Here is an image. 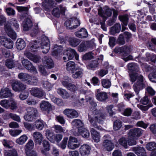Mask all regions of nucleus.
<instances>
[{
  "label": "nucleus",
  "instance_id": "obj_1",
  "mask_svg": "<svg viewBox=\"0 0 156 156\" xmlns=\"http://www.w3.org/2000/svg\"><path fill=\"white\" fill-rule=\"evenodd\" d=\"M41 45L42 52L44 53H47L50 48V41L48 37L44 35H42L40 38L37 41H32L30 43L27 48L29 51L34 52Z\"/></svg>",
  "mask_w": 156,
  "mask_h": 156
},
{
  "label": "nucleus",
  "instance_id": "obj_2",
  "mask_svg": "<svg viewBox=\"0 0 156 156\" xmlns=\"http://www.w3.org/2000/svg\"><path fill=\"white\" fill-rule=\"evenodd\" d=\"M129 80L132 83L137 80L133 85V89L136 94H138L140 90L146 87L145 82H144V77L135 72L129 73Z\"/></svg>",
  "mask_w": 156,
  "mask_h": 156
},
{
  "label": "nucleus",
  "instance_id": "obj_3",
  "mask_svg": "<svg viewBox=\"0 0 156 156\" xmlns=\"http://www.w3.org/2000/svg\"><path fill=\"white\" fill-rule=\"evenodd\" d=\"M105 119L104 115L100 110L95 111L94 117L88 115V120L90 123L91 126L98 130H101L102 128L101 126L98 125L97 122L101 124Z\"/></svg>",
  "mask_w": 156,
  "mask_h": 156
},
{
  "label": "nucleus",
  "instance_id": "obj_4",
  "mask_svg": "<svg viewBox=\"0 0 156 156\" xmlns=\"http://www.w3.org/2000/svg\"><path fill=\"white\" fill-rule=\"evenodd\" d=\"M26 111L24 118L27 121H33L38 116V113L36 108L28 107L27 108Z\"/></svg>",
  "mask_w": 156,
  "mask_h": 156
},
{
  "label": "nucleus",
  "instance_id": "obj_5",
  "mask_svg": "<svg viewBox=\"0 0 156 156\" xmlns=\"http://www.w3.org/2000/svg\"><path fill=\"white\" fill-rule=\"evenodd\" d=\"M64 54L65 56H64L63 58L65 62L72 59L74 56L76 60H78L79 59V55L76 51L74 49L70 48L65 50Z\"/></svg>",
  "mask_w": 156,
  "mask_h": 156
},
{
  "label": "nucleus",
  "instance_id": "obj_6",
  "mask_svg": "<svg viewBox=\"0 0 156 156\" xmlns=\"http://www.w3.org/2000/svg\"><path fill=\"white\" fill-rule=\"evenodd\" d=\"M21 61L22 65L26 69L34 74L37 73V69L33 65L31 62L24 58H22Z\"/></svg>",
  "mask_w": 156,
  "mask_h": 156
},
{
  "label": "nucleus",
  "instance_id": "obj_7",
  "mask_svg": "<svg viewBox=\"0 0 156 156\" xmlns=\"http://www.w3.org/2000/svg\"><path fill=\"white\" fill-rule=\"evenodd\" d=\"M11 86L13 90L15 91H21L26 88L25 85L17 80L12 81Z\"/></svg>",
  "mask_w": 156,
  "mask_h": 156
},
{
  "label": "nucleus",
  "instance_id": "obj_8",
  "mask_svg": "<svg viewBox=\"0 0 156 156\" xmlns=\"http://www.w3.org/2000/svg\"><path fill=\"white\" fill-rule=\"evenodd\" d=\"M0 42L2 45L7 48L11 49L13 47V41L4 36H0Z\"/></svg>",
  "mask_w": 156,
  "mask_h": 156
},
{
  "label": "nucleus",
  "instance_id": "obj_9",
  "mask_svg": "<svg viewBox=\"0 0 156 156\" xmlns=\"http://www.w3.org/2000/svg\"><path fill=\"white\" fill-rule=\"evenodd\" d=\"M147 71L151 72L148 75L149 80L152 82L156 83V66H153L151 67L147 66Z\"/></svg>",
  "mask_w": 156,
  "mask_h": 156
},
{
  "label": "nucleus",
  "instance_id": "obj_10",
  "mask_svg": "<svg viewBox=\"0 0 156 156\" xmlns=\"http://www.w3.org/2000/svg\"><path fill=\"white\" fill-rule=\"evenodd\" d=\"M143 132L142 130L140 128H135L131 129L129 131V136L137 139L142 135Z\"/></svg>",
  "mask_w": 156,
  "mask_h": 156
},
{
  "label": "nucleus",
  "instance_id": "obj_11",
  "mask_svg": "<svg viewBox=\"0 0 156 156\" xmlns=\"http://www.w3.org/2000/svg\"><path fill=\"white\" fill-rule=\"evenodd\" d=\"M66 9L65 7L60 5L58 7L53 9L52 11V14L54 16L59 17L60 14H64L65 13Z\"/></svg>",
  "mask_w": 156,
  "mask_h": 156
},
{
  "label": "nucleus",
  "instance_id": "obj_12",
  "mask_svg": "<svg viewBox=\"0 0 156 156\" xmlns=\"http://www.w3.org/2000/svg\"><path fill=\"white\" fill-rule=\"evenodd\" d=\"M30 92L32 95L39 98L43 97L44 94L43 90L37 87L32 88Z\"/></svg>",
  "mask_w": 156,
  "mask_h": 156
},
{
  "label": "nucleus",
  "instance_id": "obj_13",
  "mask_svg": "<svg viewBox=\"0 0 156 156\" xmlns=\"http://www.w3.org/2000/svg\"><path fill=\"white\" fill-rule=\"evenodd\" d=\"M43 62L44 67L47 69H51L54 66L53 60L49 56H44L43 59Z\"/></svg>",
  "mask_w": 156,
  "mask_h": 156
},
{
  "label": "nucleus",
  "instance_id": "obj_14",
  "mask_svg": "<svg viewBox=\"0 0 156 156\" xmlns=\"http://www.w3.org/2000/svg\"><path fill=\"white\" fill-rule=\"evenodd\" d=\"M63 113L67 117L71 119L77 118L79 116L78 112L74 109L66 108L63 111Z\"/></svg>",
  "mask_w": 156,
  "mask_h": 156
},
{
  "label": "nucleus",
  "instance_id": "obj_15",
  "mask_svg": "<svg viewBox=\"0 0 156 156\" xmlns=\"http://www.w3.org/2000/svg\"><path fill=\"white\" fill-rule=\"evenodd\" d=\"M5 30L8 36L13 39H15L16 38V33L11 28L10 25L6 24L4 26Z\"/></svg>",
  "mask_w": 156,
  "mask_h": 156
},
{
  "label": "nucleus",
  "instance_id": "obj_16",
  "mask_svg": "<svg viewBox=\"0 0 156 156\" xmlns=\"http://www.w3.org/2000/svg\"><path fill=\"white\" fill-rule=\"evenodd\" d=\"M104 149L108 151H112L114 148V145L112 141L110 140H105L102 144Z\"/></svg>",
  "mask_w": 156,
  "mask_h": 156
},
{
  "label": "nucleus",
  "instance_id": "obj_17",
  "mask_svg": "<svg viewBox=\"0 0 156 156\" xmlns=\"http://www.w3.org/2000/svg\"><path fill=\"white\" fill-rule=\"evenodd\" d=\"M91 147L87 144H84L80 148L79 151L82 156H86L90 154Z\"/></svg>",
  "mask_w": 156,
  "mask_h": 156
},
{
  "label": "nucleus",
  "instance_id": "obj_18",
  "mask_svg": "<svg viewBox=\"0 0 156 156\" xmlns=\"http://www.w3.org/2000/svg\"><path fill=\"white\" fill-rule=\"evenodd\" d=\"M24 54L28 59L34 62L37 63L39 62L40 57L31 54L29 51H25Z\"/></svg>",
  "mask_w": 156,
  "mask_h": 156
},
{
  "label": "nucleus",
  "instance_id": "obj_19",
  "mask_svg": "<svg viewBox=\"0 0 156 156\" xmlns=\"http://www.w3.org/2000/svg\"><path fill=\"white\" fill-rule=\"evenodd\" d=\"M12 96L10 89L6 87H3L0 92V97L2 98L10 97Z\"/></svg>",
  "mask_w": 156,
  "mask_h": 156
},
{
  "label": "nucleus",
  "instance_id": "obj_20",
  "mask_svg": "<svg viewBox=\"0 0 156 156\" xmlns=\"http://www.w3.org/2000/svg\"><path fill=\"white\" fill-rule=\"evenodd\" d=\"M40 108L42 111H47L49 113L51 110V106L48 102L42 101L40 104Z\"/></svg>",
  "mask_w": 156,
  "mask_h": 156
},
{
  "label": "nucleus",
  "instance_id": "obj_21",
  "mask_svg": "<svg viewBox=\"0 0 156 156\" xmlns=\"http://www.w3.org/2000/svg\"><path fill=\"white\" fill-rule=\"evenodd\" d=\"M32 136L35 143L41 145L43 139L42 134L39 132L36 131L33 133Z\"/></svg>",
  "mask_w": 156,
  "mask_h": 156
},
{
  "label": "nucleus",
  "instance_id": "obj_22",
  "mask_svg": "<svg viewBox=\"0 0 156 156\" xmlns=\"http://www.w3.org/2000/svg\"><path fill=\"white\" fill-rule=\"evenodd\" d=\"M72 76L74 79L81 78L83 75V70L80 67H77L72 73Z\"/></svg>",
  "mask_w": 156,
  "mask_h": 156
},
{
  "label": "nucleus",
  "instance_id": "obj_23",
  "mask_svg": "<svg viewBox=\"0 0 156 156\" xmlns=\"http://www.w3.org/2000/svg\"><path fill=\"white\" fill-rule=\"evenodd\" d=\"M75 36L80 38H84L88 35L87 30L84 28H82L78 31L75 33Z\"/></svg>",
  "mask_w": 156,
  "mask_h": 156
},
{
  "label": "nucleus",
  "instance_id": "obj_24",
  "mask_svg": "<svg viewBox=\"0 0 156 156\" xmlns=\"http://www.w3.org/2000/svg\"><path fill=\"white\" fill-rule=\"evenodd\" d=\"M90 132L92 138L94 141L96 142H99L101 138L99 133L98 132L93 128L91 129Z\"/></svg>",
  "mask_w": 156,
  "mask_h": 156
},
{
  "label": "nucleus",
  "instance_id": "obj_25",
  "mask_svg": "<svg viewBox=\"0 0 156 156\" xmlns=\"http://www.w3.org/2000/svg\"><path fill=\"white\" fill-rule=\"evenodd\" d=\"M23 25V30L27 31L30 29L32 26L33 24L30 19L27 18L24 20Z\"/></svg>",
  "mask_w": 156,
  "mask_h": 156
},
{
  "label": "nucleus",
  "instance_id": "obj_26",
  "mask_svg": "<svg viewBox=\"0 0 156 156\" xmlns=\"http://www.w3.org/2000/svg\"><path fill=\"white\" fill-rule=\"evenodd\" d=\"M132 151L135 152L138 156H146V152L144 149L139 147H133L132 148Z\"/></svg>",
  "mask_w": 156,
  "mask_h": 156
},
{
  "label": "nucleus",
  "instance_id": "obj_27",
  "mask_svg": "<svg viewBox=\"0 0 156 156\" xmlns=\"http://www.w3.org/2000/svg\"><path fill=\"white\" fill-rule=\"evenodd\" d=\"M57 93L64 99H67L70 96L69 94L66 90L61 88L57 89Z\"/></svg>",
  "mask_w": 156,
  "mask_h": 156
},
{
  "label": "nucleus",
  "instance_id": "obj_28",
  "mask_svg": "<svg viewBox=\"0 0 156 156\" xmlns=\"http://www.w3.org/2000/svg\"><path fill=\"white\" fill-rule=\"evenodd\" d=\"M18 78L21 81L25 82L28 84V81L30 78V75L26 73H21L18 74Z\"/></svg>",
  "mask_w": 156,
  "mask_h": 156
},
{
  "label": "nucleus",
  "instance_id": "obj_29",
  "mask_svg": "<svg viewBox=\"0 0 156 156\" xmlns=\"http://www.w3.org/2000/svg\"><path fill=\"white\" fill-rule=\"evenodd\" d=\"M45 125V122L41 119H39L34 122V126L37 129L40 131L42 130Z\"/></svg>",
  "mask_w": 156,
  "mask_h": 156
},
{
  "label": "nucleus",
  "instance_id": "obj_30",
  "mask_svg": "<svg viewBox=\"0 0 156 156\" xmlns=\"http://www.w3.org/2000/svg\"><path fill=\"white\" fill-rule=\"evenodd\" d=\"M71 124L74 128H77L78 131L79 129H82L83 128V123L80 119H75L74 120L72 121Z\"/></svg>",
  "mask_w": 156,
  "mask_h": 156
},
{
  "label": "nucleus",
  "instance_id": "obj_31",
  "mask_svg": "<svg viewBox=\"0 0 156 156\" xmlns=\"http://www.w3.org/2000/svg\"><path fill=\"white\" fill-rule=\"evenodd\" d=\"M68 41L69 45L73 47H76L80 42V39L75 37H69Z\"/></svg>",
  "mask_w": 156,
  "mask_h": 156
},
{
  "label": "nucleus",
  "instance_id": "obj_32",
  "mask_svg": "<svg viewBox=\"0 0 156 156\" xmlns=\"http://www.w3.org/2000/svg\"><path fill=\"white\" fill-rule=\"evenodd\" d=\"M96 99L99 101H104L108 98L107 94L105 92H101L96 94Z\"/></svg>",
  "mask_w": 156,
  "mask_h": 156
},
{
  "label": "nucleus",
  "instance_id": "obj_33",
  "mask_svg": "<svg viewBox=\"0 0 156 156\" xmlns=\"http://www.w3.org/2000/svg\"><path fill=\"white\" fill-rule=\"evenodd\" d=\"M66 67L68 71L71 72V73L77 68L76 67L75 62L71 61H69L66 63Z\"/></svg>",
  "mask_w": 156,
  "mask_h": 156
},
{
  "label": "nucleus",
  "instance_id": "obj_34",
  "mask_svg": "<svg viewBox=\"0 0 156 156\" xmlns=\"http://www.w3.org/2000/svg\"><path fill=\"white\" fill-rule=\"evenodd\" d=\"M121 30V25L119 23H117L112 27L110 32L112 35H114L116 33H119Z\"/></svg>",
  "mask_w": 156,
  "mask_h": 156
},
{
  "label": "nucleus",
  "instance_id": "obj_35",
  "mask_svg": "<svg viewBox=\"0 0 156 156\" xmlns=\"http://www.w3.org/2000/svg\"><path fill=\"white\" fill-rule=\"evenodd\" d=\"M16 47L19 50L23 49L26 46V44L24 41L22 39H18L16 43Z\"/></svg>",
  "mask_w": 156,
  "mask_h": 156
},
{
  "label": "nucleus",
  "instance_id": "obj_36",
  "mask_svg": "<svg viewBox=\"0 0 156 156\" xmlns=\"http://www.w3.org/2000/svg\"><path fill=\"white\" fill-rule=\"evenodd\" d=\"M46 136L47 139L51 142H55V135L54 133L51 132L49 129H47L46 130Z\"/></svg>",
  "mask_w": 156,
  "mask_h": 156
},
{
  "label": "nucleus",
  "instance_id": "obj_37",
  "mask_svg": "<svg viewBox=\"0 0 156 156\" xmlns=\"http://www.w3.org/2000/svg\"><path fill=\"white\" fill-rule=\"evenodd\" d=\"M71 21L72 27V30L76 28L80 25L79 20L76 18L74 17L71 18Z\"/></svg>",
  "mask_w": 156,
  "mask_h": 156
},
{
  "label": "nucleus",
  "instance_id": "obj_38",
  "mask_svg": "<svg viewBox=\"0 0 156 156\" xmlns=\"http://www.w3.org/2000/svg\"><path fill=\"white\" fill-rule=\"evenodd\" d=\"M28 84L36 86L38 83V79L35 76L30 75V78L28 81Z\"/></svg>",
  "mask_w": 156,
  "mask_h": 156
},
{
  "label": "nucleus",
  "instance_id": "obj_39",
  "mask_svg": "<svg viewBox=\"0 0 156 156\" xmlns=\"http://www.w3.org/2000/svg\"><path fill=\"white\" fill-rule=\"evenodd\" d=\"M28 139V137L25 134L21 136L19 138L16 139V143L19 145H23L24 144Z\"/></svg>",
  "mask_w": 156,
  "mask_h": 156
},
{
  "label": "nucleus",
  "instance_id": "obj_40",
  "mask_svg": "<svg viewBox=\"0 0 156 156\" xmlns=\"http://www.w3.org/2000/svg\"><path fill=\"white\" fill-rule=\"evenodd\" d=\"M77 50L80 52L86 51L87 50L85 41L82 42L79 45L78 47Z\"/></svg>",
  "mask_w": 156,
  "mask_h": 156
},
{
  "label": "nucleus",
  "instance_id": "obj_41",
  "mask_svg": "<svg viewBox=\"0 0 156 156\" xmlns=\"http://www.w3.org/2000/svg\"><path fill=\"white\" fill-rule=\"evenodd\" d=\"M79 133L82 136L85 138H87L90 136L89 131L86 129L83 128L82 129H79Z\"/></svg>",
  "mask_w": 156,
  "mask_h": 156
},
{
  "label": "nucleus",
  "instance_id": "obj_42",
  "mask_svg": "<svg viewBox=\"0 0 156 156\" xmlns=\"http://www.w3.org/2000/svg\"><path fill=\"white\" fill-rule=\"evenodd\" d=\"M101 84L105 88L108 89L111 85V81L109 79H103L101 80Z\"/></svg>",
  "mask_w": 156,
  "mask_h": 156
},
{
  "label": "nucleus",
  "instance_id": "obj_43",
  "mask_svg": "<svg viewBox=\"0 0 156 156\" xmlns=\"http://www.w3.org/2000/svg\"><path fill=\"white\" fill-rule=\"evenodd\" d=\"M69 78L68 76H65L64 77L63 79L61 80L62 85L67 89L69 88L68 87L71 83L69 82Z\"/></svg>",
  "mask_w": 156,
  "mask_h": 156
},
{
  "label": "nucleus",
  "instance_id": "obj_44",
  "mask_svg": "<svg viewBox=\"0 0 156 156\" xmlns=\"http://www.w3.org/2000/svg\"><path fill=\"white\" fill-rule=\"evenodd\" d=\"M9 108H10L11 109L14 110L17 108V103L12 98H11L9 100Z\"/></svg>",
  "mask_w": 156,
  "mask_h": 156
},
{
  "label": "nucleus",
  "instance_id": "obj_45",
  "mask_svg": "<svg viewBox=\"0 0 156 156\" xmlns=\"http://www.w3.org/2000/svg\"><path fill=\"white\" fill-rule=\"evenodd\" d=\"M5 156H17L18 154L16 151L14 149L6 151L4 153Z\"/></svg>",
  "mask_w": 156,
  "mask_h": 156
},
{
  "label": "nucleus",
  "instance_id": "obj_46",
  "mask_svg": "<svg viewBox=\"0 0 156 156\" xmlns=\"http://www.w3.org/2000/svg\"><path fill=\"white\" fill-rule=\"evenodd\" d=\"M146 148L149 151L156 149V144L154 142H151L147 144L146 146Z\"/></svg>",
  "mask_w": 156,
  "mask_h": 156
},
{
  "label": "nucleus",
  "instance_id": "obj_47",
  "mask_svg": "<svg viewBox=\"0 0 156 156\" xmlns=\"http://www.w3.org/2000/svg\"><path fill=\"white\" fill-rule=\"evenodd\" d=\"M9 24L12 26L15 29L17 30L19 27V25L18 23L17 20L15 18H12L10 20Z\"/></svg>",
  "mask_w": 156,
  "mask_h": 156
},
{
  "label": "nucleus",
  "instance_id": "obj_48",
  "mask_svg": "<svg viewBox=\"0 0 156 156\" xmlns=\"http://www.w3.org/2000/svg\"><path fill=\"white\" fill-rule=\"evenodd\" d=\"M122 122L119 120H116L114 122L113 129L115 130L119 129L122 126Z\"/></svg>",
  "mask_w": 156,
  "mask_h": 156
},
{
  "label": "nucleus",
  "instance_id": "obj_49",
  "mask_svg": "<svg viewBox=\"0 0 156 156\" xmlns=\"http://www.w3.org/2000/svg\"><path fill=\"white\" fill-rule=\"evenodd\" d=\"M16 9L20 13H24L27 14L29 9L27 7L17 6Z\"/></svg>",
  "mask_w": 156,
  "mask_h": 156
},
{
  "label": "nucleus",
  "instance_id": "obj_50",
  "mask_svg": "<svg viewBox=\"0 0 156 156\" xmlns=\"http://www.w3.org/2000/svg\"><path fill=\"white\" fill-rule=\"evenodd\" d=\"M99 64L98 60H95L91 61L89 64L88 68L90 69H94L98 67Z\"/></svg>",
  "mask_w": 156,
  "mask_h": 156
},
{
  "label": "nucleus",
  "instance_id": "obj_51",
  "mask_svg": "<svg viewBox=\"0 0 156 156\" xmlns=\"http://www.w3.org/2000/svg\"><path fill=\"white\" fill-rule=\"evenodd\" d=\"M144 2L148 5V7L149 8V12L153 14L155 13V11L156 9L154 4L150 3L146 0H144ZM155 7H156V6Z\"/></svg>",
  "mask_w": 156,
  "mask_h": 156
},
{
  "label": "nucleus",
  "instance_id": "obj_52",
  "mask_svg": "<svg viewBox=\"0 0 156 156\" xmlns=\"http://www.w3.org/2000/svg\"><path fill=\"white\" fill-rule=\"evenodd\" d=\"M5 65L8 68L12 69L14 67L15 64L12 59H9L6 60Z\"/></svg>",
  "mask_w": 156,
  "mask_h": 156
},
{
  "label": "nucleus",
  "instance_id": "obj_53",
  "mask_svg": "<svg viewBox=\"0 0 156 156\" xmlns=\"http://www.w3.org/2000/svg\"><path fill=\"white\" fill-rule=\"evenodd\" d=\"M119 142L120 144L126 148L127 147V140L125 138L122 137L119 139Z\"/></svg>",
  "mask_w": 156,
  "mask_h": 156
},
{
  "label": "nucleus",
  "instance_id": "obj_54",
  "mask_svg": "<svg viewBox=\"0 0 156 156\" xmlns=\"http://www.w3.org/2000/svg\"><path fill=\"white\" fill-rule=\"evenodd\" d=\"M120 20L122 22L124 26H127L128 24L129 18L126 16H119Z\"/></svg>",
  "mask_w": 156,
  "mask_h": 156
},
{
  "label": "nucleus",
  "instance_id": "obj_55",
  "mask_svg": "<svg viewBox=\"0 0 156 156\" xmlns=\"http://www.w3.org/2000/svg\"><path fill=\"white\" fill-rule=\"evenodd\" d=\"M85 42L87 49L89 48L93 49L95 48V44L93 40L86 41Z\"/></svg>",
  "mask_w": 156,
  "mask_h": 156
},
{
  "label": "nucleus",
  "instance_id": "obj_56",
  "mask_svg": "<svg viewBox=\"0 0 156 156\" xmlns=\"http://www.w3.org/2000/svg\"><path fill=\"white\" fill-rule=\"evenodd\" d=\"M34 147V143L31 140H29L26 145V150H30L33 149Z\"/></svg>",
  "mask_w": 156,
  "mask_h": 156
},
{
  "label": "nucleus",
  "instance_id": "obj_57",
  "mask_svg": "<svg viewBox=\"0 0 156 156\" xmlns=\"http://www.w3.org/2000/svg\"><path fill=\"white\" fill-rule=\"evenodd\" d=\"M9 100H2L0 102V105L3 107L7 109L9 108Z\"/></svg>",
  "mask_w": 156,
  "mask_h": 156
},
{
  "label": "nucleus",
  "instance_id": "obj_58",
  "mask_svg": "<svg viewBox=\"0 0 156 156\" xmlns=\"http://www.w3.org/2000/svg\"><path fill=\"white\" fill-rule=\"evenodd\" d=\"M23 125L25 128L29 131H32L34 129V125L32 124L27 122H24Z\"/></svg>",
  "mask_w": 156,
  "mask_h": 156
},
{
  "label": "nucleus",
  "instance_id": "obj_59",
  "mask_svg": "<svg viewBox=\"0 0 156 156\" xmlns=\"http://www.w3.org/2000/svg\"><path fill=\"white\" fill-rule=\"evenodd\" d=\"M42 144L44 148L42 150H44V151H48L49 150L50 145L48 141L46 140H43Z\"/></svg>",
  "mask_w": 156,
  "mask_h": 156
},
{
  "label": "nucleus",
  "instance_id": "obj_60",
  "mask_svg": "<svg viewBox=\"0 0 156 156\" xmlns=\"http://www.w3.org/2000/svg\"><path fill=\"white\" fill-rule=\"evenodd\" d=\"M85 102H89L90 104L93 107H95L97 106V104L94 101L93 99L91 97H88L86 98L85 99Z\"/></svg>",
  "mask_w": 156,
  "mask_h": 156
},
{
  "label": "nucleus",
  "instance_id": "obj_61",
  "mask_svg": "<svg viewBox=\"0 0 156 156\" xmlns=\"http://www.w3.org/2000/svg\"><path fill=\"white\" fill-rule=\"evenodd\" d=\"M80 146L79 144H76L75 143H68V147L71 149L74 150L76 148Z\"/></svg>",
  "mask_w": 156,
  "mask_h": 156
},
{
  "label": "nucleus",
  "instance_id": "obj_62",
  "mask_svg": "<svg viewBox=\"0 0 156 156\" xmlns=\"http://www.w3.org/2000/svg\"><path fill=\"white\" fill-rule=\"evenodd\" d=\"M45 5L53 7L56 5V3L54 0H44Z\"/></svg>",
  "mask_w": 156,
  "mask_h": 156
},
{
  "label": "nucleus",
  "instance_id": "obj_63",
  "mask_svg": "<svg viewBox=\"0 0 156 156\" xmlns=\"http://www.w3.org/2000/svg\"><path fill=\"white\" fill-rule=\"evenodd\" d=\"M39 70L41 73L44 76H46L49 74L44 67L42 65L39 66Z\"/></svg>",
  "mask_w": 156,
  "mask_h": 156
},
{
  "label": "nucleus",
  "instance_id": "obj_64",
  "mask_svg": "<svg viewBox=\"0 0 156 156\" xmlns=\"http://www.w3.org/2000/svg\"><path fill=\"white\" fill-rule=\"evenodd\" d=\"M55 131L56 133L64 132L65 130L60 126L55 125L54 127Z\"/></svg>",
  "mask_w": 156,
  "mask_h": 156
}]
</instances>
